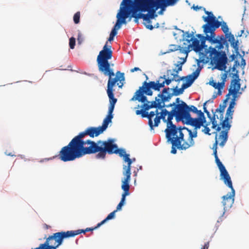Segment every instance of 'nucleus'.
Instances as JSON below:
<instances>
[{"mask_svg": "<svg viewBox=\"0 0 249 249\" xmlns=\"http://www.w3.org/2000/svg\"><path fill=\"white\" fill-rule=\"evenodd\" d=\"M123 157L124 161L127 162V165H124L123 166V173L124 178L122 180V182L129 183L131 174V165L132 163V160L129 158V155L127 154H126Z\"/></svg>", "mask_w": 249, "mask_h": 249, "instance_id": "412c9836", "label": "nucleus"}, {"mask_svg": "<svg viewBox=\"0 0 249 249\" xmlns=\"http://www.w3.org/2000/svg\"><path fill=\"white\" fill-rule=\"evenodd\" d=\"M229 99V97H226V99L223 101L222 104H220L219 107L215 109L214 112H212L213 113H215L216 120H219L218 122H222L224 121V113L225 109L227 107V102Z\"/></svg>", "mask_w": 249, "mask_h": 249, "instance_id": "a878e982", "label": "nucleus"}, {"mask_svg": "<svg viewBox=\"0 0 249 249\" xmlns=\"http://www.w3.org/2000/svg\"><path fill=\"white\" fill-rule=\"evenodd\" d=\"M188 110L189 113L188 120L189 125H195L196 127L203 126L204 129L202 130V132L208 135H211V133H210L211 130L208 127L210 123H206L204 113L201 110H198L196 107L193 105L188 106Z\"/></svg>", "mask_w": 249, "mask_h": 249, "instance_id": "9b49d317", "label": "nucleus"}, {"mask_svg": "<svg viewBox=\"0 0 249 249\" xmlns=\"http://www.w3.org/2000/svg\"><path fill=\"white\" fill-rule=\"evenodd\" d=\"M228 187L231 188V192L230 195L227 194L222 197V204L224 206V210L231 208L234 202V196H235V190L232 186V181H231V186L228 183L224 182Z\"/></svg>", "mask_w": 249, "mask_h": 249, "instance_id": "6ab92c4d", "label": "nucleus"}, {"mask_svg": "<svg viewBox=\"0 0 249 249\" xmlns=\"http://www.w3.org/2000/svg\"><path fill=\"white\" fill-rule=\"evenodd\" d=\"M19 156L21 157V158H22V155H20Z\"/></svg>", "mask_w": 249, "mask_h": 249, "instance_id": "bf43d9fd", "label": "nucleus"}, {"mask_svg": "<svg viewBox=\"0 0 249 249\" xmlns=\"http://www.w3.org/2000/svg\"><path fill=\"white\" fill-rule=\"evenodd\" d=\"M114 36H112V35L110 34L109 35V37L108 39V41H113V39H114Z\"/></svg>", "mask_w": 249, "mask_h": 249, "instance_id": "de8ad7c7", "label": "nucleus"}, {"mask_svg": "<svg viewBox=\"0 0 249 249\" xmlns=\"http://www.w3.org/2000/svg\"><path fill=\"white\" fill-rule=\"evenodd\" d=\"M205 13L208 15V16H203L202 18L204 21L207 23L203 25L202 28L206 36H205L201 34H197L196 36L199 40L194 37L192 41V43L190 42L189 44H187V46H183L181 47L180 46L174 45L175 48L174 49H171V51L178 50V48H180V52L187 55L192 50L196 53H200L203 49H204L205 53L206 51H209V49H207V46L205 45L206 40L209 41L212 44H217L216 48L218 50L223 48L224 45L228 47L227 41L223 35L218 36L215 37L214 31L220 27L221 23L212 12L205 11Z\"/></svg>", "mask_w": 249, "mask_h": 249, "instance_id": "f257e3e1", "label": "nucleus"}, {"mask_svg": "<svg viewBox=\"0 0 249 249\" xmlns=\"http://www.w3.org/2000/svg\"><path fill=\"white\" fill-rule=\"evenodd\" d=\"M9 155H10L11 156H13V155H11V154H9Z\"/></svg>", "mask_w": 249, "mask_h": 249, "instance_id": "052dcab7", "label": "nucleus"}, {"mask_svg": "<svg viewBox=\"0 0 249 249\" xmlns=\"http://www.w3.org/2000/svg\"><path fill=\"white\" fill-rule=\"evenodd\" d=\"M163 12L162 11H161V10H160V11H159L158 13L159 15H162L163 14Z\"/></svg>", "mask_w": 249, "mask_h": 249, "instance_id": "5fc2aeb1", "label": "nucleus"}, {"mask_svg": "<svg viewBox=\"0 0 249 249\" xmlns=\"http://www.w3.org/2000/svg\"><path fill=\"white\" fill-rule=\"evenodd\" d=\"M194 33H192V34H190L189 32H187L186 33V39H184V42L183 46H187V44H189L192 41V39L194 38Z\"/></svg>", "mask_w": 249, "mask_h": 249, "instance_id": "c756f323", "label": "nucleus"}, {"mask_svg": "<svg viewBox=\"0 0 249 249\" xmlns=\"http://www.w3.org/2000/svg\"><path fill=\"white\" fill-rule=\"evenodd\" d=\"M216 97V95H213V98H215Z\"/></svg>", "mask_w": 249, "mask_h": 249, "instance_id": "6e6d98bb", "label": "nucleus"}, {"mask_svg": "<svg viewBox=\"0 0 249 249\" xmlns=\"http://www.w3.org/2000/svg\"><path fill=\"white\" fill-rule=\"evenodd\" d=\"M158 110L156 109L155 112L151 111L150 113H148V125L151 128V129H153V127H157L158 125H156V119L157 118H160L161 116V112L160 113V115H159Z\"/></svg>", "mask_w": 249, "mask_h": 249, "instance_id": "bb28decb", "label": "nucleus"}, {"mask_svg": "<svg viewBox=\"0 0 249 249\" xmlns=\"http://www.w3.org/2000/svg\"><path fill=\"white\" fill-rule=\"evenodd\" d=\"M239 65V63L237 60H236L234 61V64L233 66V67L231 68L232 70V72L233 73H232V78H233L232 80L234 79V78L233 77V75L234 74L236 73L237 72L238 76H239L238 74V71L236 70V67ZM238 78L239 79V76H238Z\"/></svg>", "mask_w": 249, "mask_h": 249, "instance_id": "e433bc0d", "label": "nucleus"}, {"mask_svg": "<svg viewBox=\"0 0 249 249\" xmlns=\"http://www.w3.org/2000/svg\"><path fill=\"white\" fill-rule=\"evenodd\" d=\"M136 114L138 115H141L143 118H147L148 119V112L146 111L143 110H137Z\"/></svg>", "mask_w": 249, "mask_h": 249, "instance_id": "c9c22d12", "label": "nucleus"}, {"mask_svg": "<svg viewBox=\"0 0 249 249\" xmlns=\"http://www.w3.org/2000/svg\"><path fill=\"white\" fill-rule=\"evenodd\" d=\"M209 83L211 86H213L215 89H218V92H217L218 95H221L222 92L221 91V89H222L223 88L221 87L220 86H221L220 83H219V82L216 83L213 80H212V81H210Z\"/></svg>", "mask_w": 249, "mask_h": 249, "instance_id": "7c9ffc66", "label": "nucleus"}, {"mask_svg": "<svg viewBox=\"0 0 249 249\" xmlns=\"http://www.w3.org/2000/svg\"><path fill=\"white\" fill-rule=\"evenodd\" d=\"M108 41H107L105 45L103 47V50H101L97 58V61H108L111 59L112 57L113 52L111 50V46L108 45Z\"/></svg>", "mask_w": 249, "mask_h": 249, "instance_id": "4be33fe9", "label": "nucleus"}, {"mask_svg": "<svg viewBox=\"0 0 249 249\" xmlns=\"http://www.w3.org/2000/svg\"><path fill=\"white\" fill-rule=\"evenodd\" d=\"M116 18L117 21L113 28L116 30H119L123 24L127 23L126 20L127 18L128 21H130L133 18L135 22L138 23V20L141 18L134 0H123Z\"/></svg>", "mask_w": 249, "mask_h": 249, "instance_id": "39448f33", "label": "nucleus"}, {"mask_svg": "<svg viewBox=\"0 0 249 249\" xmlns=\"http://www.w3.org/2000/svg\"><path fill=\"white\" fill-rule=\"evenodd\" d=\"M215 162L219 168L220 172V178L223 180L224 182H226L231 186V178L229 174L228 171L226 169L225 166L220 161L218 156L215 158Z\"/></svg>", "mask_w": 249, "mask_h": 249, "instance_id": "5701e85b", "label": "nucleus"}, {"mask_svg": "<svg viewBox=\"0 0 249 249\" xmlns=\"http://www.w3.org/2000/svg\"><path fill=\"white\" fill-rule=\"evenodd\" d=\"M215 131H216L213 133L215 134V142L213 144V148H212L213 150H215V149L217 150V144L218 143V141L217 140V137H218L217 132L218 131H217L216 130H215Z\"/></svg>", "mask_w": 249, "mask_h": 249, "instance_id": "58836bf2", "label": "nucleus"}, {"mask_svg": "<svg viewBox=\"0 0 249 249\" xmlns=\"http://www.w3.org/2000/svg\"><path fill=\"white\" fill-rule=\"evenodd\" d=\"M107 95L109 100L108 114L104 119L102 125L99 126L103 132L107 128L108 124L111 122V120L113 117L112 112L114 110L115 105L117 101V99L114 97V94H107Z\"/></svg>", "mask_w": 249, "mask_h": 249, "instance_id": "f3484780", "label": "nucleus"}, {"mask_svg": "<svg viewBox=\"0 0 249 249\" xmlns=\"http://www.w3.org/2000/svg\"><path fill=\"white\" fill-rule=\"evenodd\" d=\"M141 71L140 69L138 67H135L133 69H132L131 70H130V71L131 72H133L135 71Z\"/></svg>", "mask_w": 249, "mask_h": 249, "instance_id": "a18cd8bd", "label": "nucleus"}, {"mask_svg": "<svg viewBox=\"0 0 249 249\" xmlns=\"http://www.w3.org/2000/svg\"><path fill=\"white\" fill-rule=\"evenodd\" d=\"M80 13L76 12L73 16V21L75 24H78L80 21Z\"/></svg>", "mask_w": 249, "mask_h": 249, "instance_id": "4c0bfd02", "label": "nucleus"}, {"mask_svg": "<svg viewBox=\"0 0 249 249\" xmlns=\"http://www.w3.org/2000/svg\"><path fill=\"white\" fill-rule=\"evenodd\" d=\"M173 81V79L172 78H166V76L163 75V76H160L156 82L150 81L147 82L146 81L143 82V88H145V90L144 92L148 96H152L153 94L152 89L159 91L161 88L165 86V84L169 85Z\"/></svg>", "mask_w": 249, "mask_h": 249, "instance_id": "2eb2a0df", "label": "nucleus"}, {"mask_svg": "<svg viewBox=\"0 0 249 249\" xmlns=\"http://www.w3.org/2000/svg\"><path fill=\"white\" fill-rule=\"evenodd\" d=\"M116 213V211H114L113 212L110 213L104 220H103L100 223H99L98 224V227H100L101 225L104 224L107 220H109L114 218L115 216Z\"/></svg>", "mask_w": 249, "mask_h": 249, "instance_id": "2f4dec72", "label": "nucleus"}, {"mask_svg": "<svg viewBox=\"0 0 249 249\" xmlns=\"http://www.w3.org/2000/svg\"><path fill=\"white\" fill-rule=\"evenodd\" d=\"M71 237L70 231L53 233L46 238L43 244L39 245L41 249H56L60 246L65 238Z\"/></svg>", "mask_w": 249, "mask_h": 249, "instance_id": "ddd939ff", "label": "nucleus"}, {"mask_svg": "<svg viewBox=\"0 0 249 249\" xmlns=\"http://www.w3.org/2000/svg\"><path fill=\"white\" fill-rule=\"evenodd\" d=\"M139 107V106L138 105V107L136 108Z\"/></svg>", "mask_w": 249, "mask_h": 249, "instance_id": "680f3d73", "label": "nucleus"}, {"mask_svg": "<svg viewBox=\"0 0 249 249\" xmlns=\"http://www.w3.org/2000/svg\"><path fill=\"white\" fill-rule=\"evenodd\" d=\"M181 101L180 100L179 98H177L176 99V102L175 103H176V104H180L181 103Z\"/></svg>", "mask_w": 249, "mask_h": 249, "instance_id": "09e8293b", "label": "nucleus"}, {"mask_svg": "<svg viewBox=\"0 0 249 249\" xmlns=\"http://www.w3.org/2000/svg\"><path fill=\"white\" fill-rule=\"evenodd\" d=\"M231 70V68H230V69L229 70V71H226V70L225 71V72L222 75V76H221V79H222V81L221 82H220V86L221 87H223L224 88V86H225V82H226V78L227 77V75H228V72L229 71H230Z\"/></svg>", "mask_w": 249, "mask_h": 249, "instance_id": "f704fd0d", "label": "nucleus"}, {"mask_svg": "<svg viewBox=\"0 0 249 249\" xmlns=\"http://www.w3.org/2000/svg\"><path fill=\"white\" fill-rule=\"evenodd\" d=\"M103 132V130L99 126L97 127H89L87 128L85 131L80 133L76 137L79 141H84L83 138L86 135H89V137L93 138L94 137H97Z\"/></svg>", "mask_w": 249, "mask_h": 249, "instance_id": "aec40b11", "label": "nucleus"}, {"mask_svg": "<svg viewBox=\"0 0 249 249\" xmlns=\"http://www.w3.org/2000/svg\"><path fill=\"white\" fill-rule=\"evenodd\" d=\"M99 227H98V224H97L96 227H95L94 228H87L85 230H75V231H70L71 237H74V236H75L77 235H78L81 233H85L86 232H87V231H92L94 230H95Z\"/></svg>", "mask_w": 249, "mask_h": 249, "instance_id": "c85d7f7f", "label": "nucleus"}, {"mask_svg": "<svg viewBox=\"0 0 249 249\" xmlns=\"http://www.w3.org/2000/svg\"><path fill=\"white\" fill-rule=\"evenodd\" d=\"M219 22L221 23L220 26H221V30L225 34V35H227L228 34L230 33L229 32V27L227 25V23L224 21H223V22H221L220 21Z\"/></svg>", "mask_w": 249, "mask_h": 249, "instance_id": "72a5a7b5", "label": "nucleus"}, {"mask_svg": "<svg viewBox=\"0 0 249 249\" xmlns=\"http://www.w3.org/2000/svg\"><path fill=\"white\" fill-rule=\"evenodd\" d=\"M213 150V155L214 156V158H215V157L218 156L217 154V150L215 149V150Z\"/></svg>", "mask_w": 249, "mask_h": 249, "instance_id": "603ef678", "label": "nucleus"}, {"mask_svg": "<svg viewBox=\"0 0 249 249\" xmlns=\"http://www.w3.org/2000/svg\"><path fill=\"white\" fill-rule=\"evenodd\" d=\"M231 123L224 120L222 122H218V126L223 129L217 137V140L220 142L219 145L221 147H223L227 141L228 134L231 127Z\"/></svg>", "mask_w": 249, "mask_h": 249, "instance_id": "a211bd4d", "label": "nucleus"}, {"mask_svg": "<svg viewBox=\"0 0 249 249\" xmlns=\"http://www.w3.org/2000/svg\"><path fill=\"white\" fill-rule=\"evenodd\" d=\"M233 77L234 79L232 80L231 83V87L229 89V93L227 94L226 97H229L231 95H232V98L230 102V105L226 111V116L224 120L232 122V116L234 112L233 108L236 105L235 101L237 98V93L240 89V79L237 72L233 74Z\"/></svg>", "mask_w": 249, "mask_h": 249, "instance_id": "f8f14e48", "label": "nucleus"}, {"mask_svg": "<svg viewBox=\"0 0 249 249\" xmlns=\"http://www.w3.org/2000/svg\"><path fill=\"white\" fill-rule=\"evenodd\" d=\"M177 130H175V129L173 128L171 129L166 128L165 130V132L166 133V137L167 139V141L168 142H170L172 145L171 153L173 154L177 153L176 148L179 150H184L188 149L186 144H185V143L183 142V141L182 140V137H179V136L177 133Z\"/></svg>", "mask_w": 249, "mask_h": 249, "instance_id": "4468645a", "label": "nucleus"}, {"mask_svg": "<svg viewBox=\"0 0 249 249\" xmlns=\"http://www.w3.org/2000/svg\"><path fill=\"white\" fill-rule=\"evenodd\" d=\"M176 105H177V104H176V103H172V104H170L169 105L166 106V107H175V106H176Z\"/></svg>", "mask_w": 249, "mask_h": 249, "instance_id": "8fccbe9b", "label": "nucleus"}, {"mask_svg": "<svg viewBox=\"0 0 249 249\" xmlns=\"http://www.w3.org/2000/svg\"><path fill=\"white\" fill-rule=\"evenodd\" d=\"M241 65L245 66L246 65V61L245 60L242 58L241 60Z\"/></svg>", "mask_w": 249, "mask_h": 249, "instance_id": "3c124183", "label": "nucleus"}, {"mask_svg": "<svg viewBox=\"0 0 249 249\" xmlns=\"http://www.w3.org/2000/svg\"><path fill=\"white\" fill-rule=\"evenodd\" d=\"M132 160V161H135V159H133V160Z\"/></svg>", "mask_w": 249, "mask_h": 249, "instance_id": "4d7b16f0", "label": "nucleus"}, {"mask_svg": "<svg viewBox=\"0 0 249 249\" xmlns=\"http://www.w3.org/2000/svg\"><path fill=\"white\" fill-rule=\"evenodd\" d=\"M224 38L226 39H228V41L231 43V46L233 47L237 53H238V41H235L233 35L231 33L228 34L227 35H225Z\"/></svg>", "mask_w": 249, "mask_h": 249, "instance_id": "cd10ccee", "label": "nucleus"}, {"mask_svg": "<svg viewBox=\"0 0 249 249\" xmlns=\"http://www.w3.org/2000/svg\"><path fill=\"white\" fill-rule=\"evenodd\" d=\"M193 126L194 127L193 132L184 126L178 127L177 131V133L179 137H182L183 142L186 144L188 148L195 145V141L193 138L197 137V130L201 127V126L196 127L195 125Z\"/></svg>", "mask_w": 249, "mask_h": 249, "instance_id": "dca6fc26", "label": "nucleus"}, {"mask_svg": "<svg viewBox=\"0 0 249 249\" xmlns=\"http://www.w3.org/2000/svg\"><path fill=\"white\" fill-rule=\"evenodd\" d=\"M193 8H194V9L195 10H197V9H200L201 7H198V6H196V7L194 6H193Z\"/></svg>", "mask_w": 249, "mask_h": 249, "instance_id": "864d4df0", "label": "nucleus"}, {"mask_svg": "<svg viewBox=\"0 0 249 249\" xmlns=\"http://www.w3.org/2000/svg\"><path fill=\"white\" fill-rule=\"evenodd\" d=\"M185 61H186V58H183V62L182 63V64L184 63ZM181 64V63L180 64L177 65L178 70L176 71V72H177V73H178L179 71H180L182 70V66Z\"/></svg>", "mask_w": 249, "mask_h": 249, "instance_id": "a19ab883", "label": "nucleus"}, {"mask_svg": "<svg viewBox=\"0 0 249 249\" xmlns=\"http://www.w3.org/2000/svg\"><path fill=\"white\" fill-rule=\"evenodd\" d=\"M96 158L98 159H105L107 154L109 155L118 154L122 157L126 153L123 149H119L116 144L114 143V140L109 139L107 141H98L95 144Z\"/></svg>", "mask_w": 249, "mask_h": 249, "instance_id": "6e6552de", "label": "nucleus"}, {"mask_svg": "<svg viewBox=\"0 0 249 249\" xmlns=\"http://www.w3.org/2000/svg\"><path fill=\"white\" fill-rule=\"evenodd\" d=\"M171 75L173 76L172 79H173V81H175L176 82H179L181 80H184L185 78H186V80L189 78V76L180 77L178 75V73L177 72L176 73H171Z\"/></svg>", "mask_w": 249, "mask_h": 249, "instance_id": "473e14b6", "label": "nucleus"}, {"mask_svg": "<svg viewBox=\"0 0 249 249\" xmlns=\"http://www.w3.org/2000/svg\"><path fill=\"white\" fill-rule=\"evenodd\" d=\"M224 47L223 48V49ZM209 51L205 53H201L202 56L199 59H196L197 64L199 68L200 63L206 64L208 62L209 59L212 64L214 65V68L219 71H225L228 64V58L225 51L222 50V48L218 50L216 46L214 48L210 47Z\"/></svg>", "mask_w": 249, "mask_h": 249, "instance_id": "423d86ee", "label": "nucleus"}, {"mask_svg": "<svg viewBox=\"0 0 249 249\" xmlns=\"http://www.w3.org/2000/svg\"><path fill=\"white\" fill-rule=\"evenodd\" d=\"M142 87H143V83L142 86L139 88V89L135 92L133 97L130 99L131 101H138L143 103L141 106L142 109L141 110L147 111L154 107H158L160 109L165 107L164 101L162 97L158 96V97H156L155 101L152 102L148 101L147 97L144 95V94L146 95H148V94L144 92L145 90V88Z\"/></svg>", "mask_w": 249, "mask_h": 249, "instance_id": "1a4fd4ad", "label": "nucleus"}, {"mask_svg": "<svg viewBox=\"0 0 249 249\" xmlns=\"http://www.w3.org/2000/svg\"><path fill=\"white\" fill-rule=\"evenodd\" d=\"M209 247V242H207L205 244V245L203 246L202 248H201V249H208Z\"/></svg>", "mask_w": 249, "mask_h": 249, "instance_id": "c03bdc74", "label": "nucleus"}, {"mask_svg": "<svg viewBox=\"0 0 249 249\" xmlns=\"http://www.w3.org/2000/svg\"><path fill=\"white\" fill-rule=\"evenodd\" d=\"M122 186L121 188L124 191V192L123 193L122 195V198L119 202V203L118 204L116 209L115 211H116V212L122 209V206L124 205V202L125 200V197L127 196H128L129 193V189H130V185L129 183H126V182H122Z\"/></svg>", "mask_w": 249, "mask_h": 249, "instance_id": "b1692460", "label": "nucleus"}, {"mask_svg": "<svg viewBox=\"0 0 249 249\" xmlns=\"http://www.w3.org/2000/svg\"><path fill=\"white\" fill-rule=\"evenodd\" d=\"M110 34L115 36L117 34V30L112 29Z\"/></svg>", "mask_w": 249, "mask_h": 249, "instance_id": "79ce46f5", "label": "nucleus"}, {"mask_svg": "<svg viewBox=\"0 0 249 249\" xmlns=\"http://www.w3.org/2000/svg\"><path fill=\"white\" fill-rule=\"evenodd\" d=\"M178 0H134L140 18L143 19L146 28L152 30L154 27L151 25V19L156 18V11L160 9L165 10L168 6H173Z\"/></svg>", "mask_w": 249, "mask_h": 249, "instance_id": "f03ea898", "label": "nucleus"}, {"mask_svg": "<svg viewBox=\"0 0 249 249\" xmlns=\"http://www.w3.org/2000/svg\"><path fill=\"white\" fill-rule=\"evenodd\" d=\"M95 142L91 140L79 141L74 137L69 144L63 147L58 157L59 160L64 161H73L87 154L95 153Z\"/></svg>", "mask_w": 249, "mask_h": 249, "instance_id": "7ed1b4c3", "label": "nucleus"}, {"mask_svg": "<svg viewBox=\"0 0 249 249\" xmlns=\"http://www.w3.org/2000/svg\"><path fill=\"white\" fill-rule=\"evenodd\" d=\"M201 71V68H197L191 74L189 75V78L187 79L186 83L182 85L181 88L178 89V87L171 89L169 88H164L161 93L158 94V96L162 97L165 102L169 101L174 96H178L183 93L184 90L190 87L195 79L198 76Z\"/></svg>", "mask_w": 249, "mask_h": 249, "instance_id": "9d476101", "label": "nucleus"}, {"mask_svg": "<svg viewBox=\"0 0 249 249\" xmlns=\"http://www.w3.org/2000/svg\"><path fill=\"white\" fill-rule=\"evenodd\" d=\"M175 117L177 122L181 121L183 124L189 125L188 120L189 119V113L188 110V105L183 101H181L180 104H177L171 111H168L166 109H162L161 116L156 119V125H159L160 120L166 123V128L171 129L172 128L177 130L178 127L173 124L172 120L173 117Z\"/></svg>", "mask_w": 249, "mask_h": 249, "instance_id": "20e7f679", "label": "nucleus"}, {"mask_svg": "<svg viewBox=\"0 0 249 249\" xmlns=\"http://www.w3.org/2000/svg\"><path fill=\"white\" fill-rule=\"evenodd\" d=\"M209 102H210V100L206 101L203 104L204 112L206 113L207 117L210 119V122L209 123L210 124L212 123V128L217 131H220L221 130V127L218 126L219 124L218 123V121L216 120L215 113H213V115L212 116L206 107V104Z\"/></svg>", "mask_w": 249, "mask_h": 249, "instance_id": "393cba45", "label": "nucleus"}, {"mask_svg": "<svg viewBox=\"0 0 249 249\" xmlns=\"http://www.w3.org/2000/svg\"><path fill=\"white\" fill-rule=\"evenodd\" d=\"M55 158V156L52 157V158H48V159H43L42 160H40V162H43V161H47V160H53V159H54V158Z\"/></svg>", "mask_w": 249, "mask_h": 249, "instance_id": "49530a36", "label": "nucleus"}, {"mask_svg": "<svg viewBox=\"0 0 249 249\" xmlns=\"http://www.w3.org/2000/svg\"><path fill=\"white\" fill-rule=\"evenodd\" d=\"M216 114H217V115H218V116H219V114H218V113H216Z\"/></svg>", "mask_w": 249, "mask_h": 249, "instance_id": "13d9d810", "label": "nucleus"}, {"mask_svg": "<svg viewBox=\"0 0 249 249\" xmlns=\"http://www.w3.org/2000/svg\"><path fill=\"white\" fill-rule=\"evenodd\" d=\"M75 45V39L73 37L70 38L69 46L71 49H73L74 48Z\"/></svg>", "mask_w": 249, "mask_h": 249, "instance_id": "ea45409f", "label": "nucleus"}, {"mask_svg": "<svg viewBox=\"0 0 249 249\" xmlns=\"http://www.w3.org/2000/svg\"><path fill=\"white\" fill-rule=\"evenodd\" d=\"M97 62L99 71L105 76L109 77L107 90V94H114L113 88L115 84L118 81H119V83H118L117 85H118L120 88H121L124 84L125 80L124 73L121 72L120 71H117L116 73V76L112 78V77L115 75V73L111 66H114V64H110L108 61H97Z\"/></svg>", "mask_w": 249, "mask_h": 249, "instance_id": "0eeeda50", "label": "nucleus"}, {"mask_svg": "<svg viewBox=\"0 0 249 249\" xmlns=\"http://www.w3.org/2000/svg\"><path fill=\"white\" fill-rule=\"evenodd\" d=\"M235 57H236V56H235V54H231V55L230 56V60H229V62H231V61H233V60H234V59H235Z\"/></svg>", "mask_w": 249, "mask_h": 249, "instance_id": "37998d69", "label": "nucleus"}]
</instances>
